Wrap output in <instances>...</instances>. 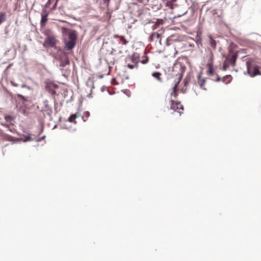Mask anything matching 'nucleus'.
Returning a JSON list of instances; mask_svg holds the SVG:
<instances>
[{
    "instance_id": "25",
    "label": "nucleus",
    "mask_w": 261,
    "mask_h": 261,
    "mask_svg": "<svg viewBox=\"0 0 261 261\" xmlns=\"http://www.w3.org/2000/svg\"><path fill=\"white\" fill-rule=\"evenodd\" d=\"M1 124L4 126V127H6V128H8V129L10 131V132H12V130L10 128V125L9 124H5V123H2Z\"/></svg>"
},
{
    "instance_id": "16",
    "label": "nucleus",
    "mask_w": 261,
    "mask_h": 261,
    "mask_svg": "<svg viewBox=\"0 0 261 261\" xmlns=\"http://www.w3.org/2000/svg\"><path fill=\"white\" fill-rule=\"evenodd\" d=\"M20 139L23 142L35 140V138H32L30 134L28 135H24L23 138H21Z\"/></svg>"
},
{
    "instance_id": "18",
    "label": "nucleus",
    "mask_w": 261,
    "mask_h": 261,
    "mask_svg": "<svg viewBox=\"0 0 261 261\" xmlns=\"http://www.w3.org/2000/svg\"><path fill=\"white\" fill-rule=\"evenodd\" d=\"M170 102H171V107H170V109H172V110H175V107H174V104L175 103L176 105H178L180 103V102L179 101H174L173 100L171 99L170 100Z\"/></svg>"
},
{
    "instance_id": "50",
    "label": "nucleus",
    "mask_w": 261,
    "mask_h": 261,
    "mask_svg": "<svg viewBox=\"0 0 261 261\" xmlns=\"http://www.w3.org/2000/svg\"><path fill=\"white\" fill-rule=\"evenodd\" d=\"M57 102L56 101H55V106H56V105H57Z\"/></svg>"
},
{
    "instance_id": "38",
    "label": "nucleus",
    "mask_w": 261,
    "mask_h": 261,
    "mask_svg": "<svg viewBox=\"0 0 261 261\" xmlns=\"http://www.w3.org/2000/svg\"><path fill=\"white\" fill-rule=\"evenodd\" d=\"M186 89L187 88H182L181 89V91L182 92V93H185L186 92Z\"/></svg>"
},
{
    "instance_id": "23",
    "label": "nucleus",
    "mask_w": 261,
    "mask_h": 261,
    "mask_svg": "<svg viewBox=\"0 0 261 261\" xmlns=\"http://www.w3.org/2000/svg\"><path fill=\"white\" fill-rule=\"evenodd\" d=\"M120 40L123 42V43L124 44H126V43H127V41L126 40V39H125V38L122 36H120Z\"/></svg>"
},
{
    "instance_id": "40",
    "label": "nucleus",
    "mask_w": 261,
    "mask_h": 261,
    "mask_svg": "<svg viewBox=\"0 0 261 261\" xmlns=\"http://www.w3.org/2000/svg\"><path fill=\"white\" fill-rule=\"evenodd\" d=\"M197 43L198 44L199 43H200L201 44V39H198L197 41Z\"/></svg>"
},
{
    "instance_id": "4",
    "label": "nucleus",
    "mask_w": 261,
    "mask_h": 261,
    "mask_svg": "<svg viewBox=\"0 0 261 261\" xmlns=\"http://www.w3.org/2000/svg\"><path fill=\"white\" fill-rule=\"evenodd\" d=\"M14 100L15 102V107L17 108L19 106L23 108L24 109L28 108V106L25 104L26 102L29 101V99L20 94H17L14 97Z\"/></svg>"
},
{
    "instance_id": "49",
    "label": "nucleus",
    "mask_w": 261,
    "mask_h": 261,
    "mask_svg": "<svg viewBox=\"0 0 261 261\" xmlns=\"http://www.w3.org/2000/svg\"><path fill=\"white\" fill-rule=\"evenodd\" d=\"M12 84L14 85L15 86H17L16 84H14L13 83H12Z\"/></svg>"
},
{
    "instance_id": "33",
    "label": "nucleus",
    "mask_w": 261,
    "mask_h": 261,
    "mask_svg": "<svg viewBox=\"0 0 261 261\" xmlns=\"http://www.w3.org/2000/svg\"><path fill=\"white\" fill-rule=\"evenodd\" d=\"M184 86H186L188 84V79L186 77L185 80H184Z\"/></svg>"
},
{
    "instance_id": "48",
    "label": "nucleus",
    "mask_w": 261,
    "mask_h": 261,
    "mask_svg": "<svg viewBox=\"0 0 261 261\" xmlns=\"http://www.w3.org/2000/svg\"><path fill=\"white\" fill-rule=\"evenodd\" d=\"M132 60L133 61V62H134V59L133 57L132 58Z\"/></svg>"
},
{
    "instance_id": "19",
    "label": "nucleus",
    "mask_w": 261,
    "mask_h": 261,
    "mask_svg": "<svg viewBox=\"0 0 261 261\" xmlns=\"http://www.w3.org/2000/svg\"><path fill=\"white\" fill-rule=\"evenodd\" d=\"M144 59L140 61V62L143 64H146L148 62V58L147 56L143 57Z\"/></svg>"
},
{
    "instance_id": "27",
    "label": "nucleus",
    "mask_w": 261,
    "mask_h": 261,
    "mask_svg": "<svg viewBox=\"0 0 261 261\" xmlns=\"http://www.w3.org/2000/svg\"><path fill=\"white\" fill-rule=\"evenodd\" d=\"M236 53H237V55L239 53H243V54H246V49H241L240 50L237 51Z\"/></svg>"
},
{
    "instance_id": "36",
    "label": "nucleus",
    "mask_w": 261,
    "mask_h": 261,
    "mask_svg": "<svg viewBox=\"0 0 261 261\" xmlns=\"http://www.w3.org/2000/svg\"><path fill=\"white\" fill-rule=\"evenodd\" d=\"M116 50L114 48H112V50L111 51V52L109 53L110 55H112L113 54H114V52Z\"/></svg>"
},
{
    "instance_id": "8",
    "label": "nucleus",
    "mask_w": 261,
    "mask_h": 261,
    "mask_svg": "<svg viewBox=\"0 0 261 261\" xmlns=\"http://www.w3.org/2000/svg\"><path fill=\"white\" fill-rule=\"evenodd\" d=\"M70 63L69 60L65 56L64 57H61L60 59V65L59 66L62 67H64Z\"/></svg>"
},
{
    "instance_id": "17",
    "label": "nucleus",
    "mask_w": 261,
    "mask_h": 261,
    "mask_svg": "<svg viewBox=\"0 0 261 261\" xmlns=\"http://www.w3.org/2000/svg\"><path fill=\"white\" fill-rule=\"evenodd\" d=\"M210 39L211 46L213 48V49H215L216 47V41L214 39H213L211 36H210Z\"/></svg>"
},
{
    "instance_id": "34",
    "label": "nucleus",
    "mask_w": 261,
    "mask_h": 261,
    "mask_svg": "<svg viewBox=\"0 0 261 261\" xmlns=\"http://www.w3.org/2000/svg\"><path fill=\"white\" fill-rule=\"evenodd\" d=\"M84 114L85 117H86L87 118H88L90 116V113L88 111L85 112Z\"/></svg>"
},
{
    "instance_id": "37",
    "label": "nucleus",
    "mask_w": 261,
    "mask_h": 261,
    "mask_svg": "<svg viewBox=\"0 0 261 261\" xmlns=\"http://www.w3.org/2000/svg\"><path fill=\"white\" fill-rule=\"evenodd\" d=\"M57 1L56 2V3L55 4V5H54V6L52 8V9L53 10H54L56 9V6H57Z\"/></svg>"
},
{
    "instance_id": "35",
    "label": "nucleus",
    "mask_w": 261,
    "mask_h": 261,
    "mask_svg": "<svg viewBox=\"0 0 261 261\" xmlns=\"http://www.w3.org/2000/svg\"><path fill=\"white\" fill-rule=\"evenodd\" d=\"M221 81V77L219 75H217V79L216 80V82H219Z\"/></svg>"
},
{
    "instance_id": "43",
    "label": "nucleus",
    "mask_w": 261,
    "mask_h": 261,
    "mask_svg": "<svg viewBox=\"0 0 261 261\" xmlns=\"http://www.w3.org/2000/svg\"><path fill=\"white\" fill-rule=\"evenodd\" d=\"M154 37V36H152V37H151V38L149 37L150 40V41H152V40H153V37Z\"/></svg>"
},
{
    "instance_id": "2",
    "label": "nucleus",
    "mask_w": 261,
    "mask_h": 261,
    "mask_svg": "<svg viewBox=\"0 0 261 261\" xmlns=\"http://www.w3.org/2000/svg\"><path fill=\"white\" fill-rule=\"evenodd\" d=\"M77 34L76 31L71 30L68 34V40L65 39L64 43L65 46L64 49L68 51L72 49L75 46L76 40L77 39Z\"/></svg>"
},
{
    "instance_id": "13",
    "label": "nucleus",
    "mask_w": 261,
    "mask_h": 261,
    "mask_svg": "<svg viewBox=\"0 0 261 261\" xmlns=\"http://www.w3.org/2000/svg\"><path fill=\"white\" fill-rule=\"evenodd\" d=\"M222 82L225 84H228L232 80V77L230 75H226L222 78Z\"/></svg>"
},
{
    "instance_id": "29",
    "label": "nucleus",
    "mask_w": 261,
    "mask_h": 261,
    "mask_svg": "<svg viewBox=\"0 0 261 261\" xmlns=\"http://www.w3.org/2000/svg\"><path fill=\"white\" fill-rule=\"evenodd\" d=\"M170 95H173L174 96V97L176 98L177 97V96L178 95L177 92H176V91H172V92H171Z\"/></svg>"
},
{
    "instance_id": "7",
    "label": "nucleus",
    "mask_w": 261,
    "mask_h": 261,
    "mask_svg": "<svg viewBox=\"0 0 261 261\" xmlns=\"http://www.w3.org/2000/svg\"><path fill=\"white\" fill-rule=\"evenodd\" d=\"M47 16L48 13H47L46 9L44 8L42 10L41 13V19L40 21V25L41 26L45 25L46 22L47 21Z\"/></svg>"
},
{
    "instance_id": "42",
    "label": "nucleus",
    "mask_w": 261,
    "mask_h": 261,
    "mask_svg": "<svg viewBox=\"0 0 261 261\" xmlns=\"http://www.w3.org/2000/svg\"><path fill=\"white\" fill-rule=\"evenodd\" d=\"M91 82H92V86H91V87H92V88H94V84H93V81H92Z\"/></svg>"
},
{
    "instance_id": "32",
    "label": "nucleus",
    "mask_w": 261,
    "mask_h": 261,
    "mask_svg": "<svg viewBox=\"0 0 261 261\" xmlns=\"http://www.w3.org/2000/svg\"><path fill=\"white\" fill-rule=\"evenodd\" d=\"M228 65L227 64H226L225 63H224L223 64V70H226L228 67Z\"/></svg>"
},
{
    "instance_id": "26",
    "label": "nucleus",
    "mask_w": 261,
    "mask_h": 261,
    "mask_svg": "<svg viewBox=\"0 0 261 261\" xmlns=\"http://www.w3.org/2000/svg\"><path fill=\"white\" fill-rule=\"evenodd\" d=\"M45 137V136H43L41 137H39V138H38L37 139H35V141H36V142H40L41 141L42 139H43Z\"/></svg>"
},
{
    "instance_id": "11",
    "label": "nucleus",
    "mask_w": 261,
    "mask_h": 261,
    "mask_svg": "<svg viewBox=\"0 0 261 261\" xmlns=\"http://www.w3.org/2000/svg\"><path fill=\"white\" fill-rule=\"evenodd\" d=\"M80 114L79 113H76L74 114L71 115L70 117L68 118V120L70 122L76 123V122L75 121L76 118L80 117Z\"/></svg>"
},
{
    "instance_id": "47",
    "label": "nucleus",
    "mask_w": 261,
    "mask_h": 261,
    "mask_svg": "<svg viewBox=\"0 0 261 261\" xmlns=\"http://www.w3.org/2000/svg\"><path fill=\"white\" fill-rule=\"evenodd\" d=\"M102 77H103V75L102 74H101V75H100L99 76V78H102Z\"/></svg>"
},
{
    "instance_id": "28",
    "label": "nucleus",
    "mask_w": 261,
    "mask_h": 261,
    "mask_svg": "<svg viewBox=\"0 0 261 261\" xmlns=\"http://www.w3.org/2000/svg\"><path fill=\"white\" fill-rule=\"evenodd\" d=\"M51 2V0H48V1L47 2V3H46V4L45 5V8H48L49 6V5H50Z\"/></svg>"
},
{
    "instance_id": "24",
    "label": "nucleus",
    "mask_w": 261,
    "mask_h": 261,
    "mask_svg": "<svg viewBox=\"0 0 261 261\" xmlns=\"http://www.w3.org/2000/svg\"><path fill=\"white\" fill-rule=\"evenodd\" d=\"M187 13V11H185L183 12H181L180 14H177L176 16H175L174 17H181L184 15H185Z\"/></svg>"
},
{
    "instance_id": "10",
    "label": "nucleus",
    "mask_w": 261,
    "mask_h": 261,
    "mask_svg": "<svg viewBox=\"0 0 261 261\" xmlns=\"http://www.w3.org/2000/svg\"><path fill=\"white\" fill-rule=\"evenodd\" d=\"M162 74L159 72H154L152 73L151 75L156 79L159 82L162 83L163 82V80L161 78Z\"/></svg>"
},
{
    "instance_id": "14",
    "label": "nucleus",
    "mask_w": 261,
    "mask_h": 261,
    "mask_svg": "<svg viewBox=\"0 0 261 261\" xmlns=\"http://www.w3.org/2000/svg\"><path fill=\"white\" fill-rule=\"evenodd\" d=\"M170 2V6L171 9L173 11H176V8L178 7V5L174 3L176 0H168Z\"/></svg>"
},
{
    "instance_id": "20",
    "label": "nucleus",
    "mask_w": 261,
    "mask_h": 261,
    "mask_svg": "<svg viewBox=\"0 0 261 261\" xmlns=\"http://www.w3.org/2000/svg\"><path fill=\"white\" fill-rule=\"evenodd\" d=\"M127 66L128 67V68H129V69H134V68H137L138 67V63H136L134 65H132V64H128Z\"/></svg>"
},
{
    "instance_id": "31",
    "label": "nucleus",
    "mask_w": 261,
    "mask_h": 261,
    "mask_svg": "<svg viewBox=\"0 0 261 261\" xmlns=\"http://www.w3.org/2000/svg\"><path fill=\"white\" fill-rule=\"evenodd\" d=\"M6 139L7 140H8V141H12L13 140V137H12L11 136H9V135H7Z\"/></svg>"
},
{
    "instance_id": "3",
    "label": "nucleus",
    "mask_w": 261,
    "mask_h": 261,
    "mask_svg": "<svg viewBox=\"0 0 261 261\" xmlns=\"http://www.w3.org/2000/svg\"><path fill=\"white\" fill-rule=\"evenodd\" d=\"M186 69V66L182 64L181 63H178L176 64H174L173 67V71L175 72L177 71V70H178V81L175 83L174 84L173 87V91H178V86L179 83L180 82L181 80L182 79V75L184 74V72ZM176 75L177 74H176Z\"/></svg>"
},
{
    "instance_id": "41",
    "label": "nucleus",
    "mask_w": 261,
    "mask_h": 261,
    "mask_svg": "<svg viewBox=\"0 0 261 261\" xmlns=\"http://www.w3.org/2000/svg\"><path fill=\"white\" fill-rule=\"evenodd\" d=\"M120 36H119L118 35H114V37H115V38H120Z\"/></svg>"
},
{
    "instance_id": "9",
    "label": "nucleus",
    "mask_w": 261,
    "mask_h": 261,
    "mask_svg": "<svg viewBox=\"0 0 261 261\" xmlns=\"http://www.w3.org/2000/svg\"><path fill=\"white\" fill-rule=\"evenodd\" d=\"M198 83L200 87V88L206 90V88L204 87V85L205 83V78H203L202 79H200L201 77V73H199L198 75Z\"/></svg>"
},
{
    "instance_id": "12",
    "label": "nucleus",
    "mask_w": 261,
    "mask_h": 261,
    "mask_svg": "<svg viewBox=\"0 0 261 261\" xmlns=\"http://www.w3.org/2000/svg\"><path fill=\"white\" fill-rule=\"evenodd\" d=\"M237 58H238L237 53H236L235 54L232 55V56L231 57V58L230 59L229 62H230V64L233 66H234L235 65L236 61Z\"/></svg>"
},
{
    "instance_id": "5",
    "label": "nucleus",
    "mask_w": 261,
    "mask_h": 261,
    "mask_svg": "<svg viewBox=\"0 0 261 261\" xmlns=\"http://www.w3.org/2000/svg\"><path fill=\"white\" fill-rule=\"evenodd\" d=\"M59 42L54 36L48 35L45 38L43 43V46L45 48L52 47L57 49V43Z\"/></svg>"
},
{
    "instance_id": "46",
    "label": "nucleus",
    "mask_w": 261,
    "mask_h": 261,
    "mask_svg": "<svg viewBox=\"0 0 261 261\" xmlns=\"http://www.w3.org/2000/svg\"><path fill=\"white\" fill-rule=\"evenodd\" d=\"M91 93H90V94H88V95H87V96H88V97H91Z\"/></svg>"
},
{
    "instance_id": "15",
    "label": "nucleus",
    "mask_w": 261,
    "mask_h": 261,
    "mask_svg": "<svg viewBox=\"0 0 261 261\" xmlns=\"http://www.w3.org/2000/svg\"><path fill=\"white\" fill-rule=\"evenodd\" d=\"M207 66L208 67L207 74L209 75H213L214 73L213 64L209 63L207 64Z\"/></svg>"
},
{
    "instance_id": "21",
    "label": "nucleus",
    "mask_w": 261,
    "mask_h": 261,
    "mask_svg": "<svg viewBox=\"0 0 261 261\" xmlns=\"http://www.w3.org/2000/svg\"><path fill=\"white\" fill-rule=\"evenodd\" d=\"M152 36H155L158 39L160 38L161 36L160 34L155 32H153L150 35V37L151 38Z\"/></svg>"
},
{
    "instance_id": "1",
    "label": "nucleus",
    "mask_w": 261,
    "mask_h": 261,
    "mask_svg": "<svg viewBox=\"0 0 261 261\" xmlns=\"http://www.w3.org/2000/svg\"><path fill=\"white\" fill-rule=\"evenodd\" d=\"M246 67L247 73L251 77L256 75H261V71L259 70V66L254 63L253 59L249 58L246 61Z\"/></svg>"
},
{
    "instance_id": "45",
    "label": "nucleus",
    "mask_w": 261,
    "mask_h": 261,
    "mask_svg": "<svg viewBox=\"0 0 261 261\" xmlns=\"http://www.w3.org/2000/svg\"><path fill=\"white\" fill-rule=\"evenodd\" d=\"M51 93H52L53 94H54L56 93L55 91V90H53V91H52V92H51Z\"/></svg>"
},
{
    "instance_id": "30",
    "label": "nucleus",
    "mask_w": 261,
    "mask_h": 261,
    "mask_svg": "<svg viewBox=\"0 0 261 261\" xmlns=\"http://www.w3.org/2000/svg\"><path fill=\"white\" fill-rule=\"evenodd\" d=\"M21 88H27V89H29V90H30V89H31L30 87V86H28V85H25V84H22V85H21Z\"/></svg>"
},
{
    "instance_id": "44",
    "label": "nucleus",
    "mask_w": 261,
    "mask_h": 261,
    "mask_svg": "<svg viewBox=\"0 0 261 261\" xmlns=\"http://www.w3.org/2000/svg\"><path fill=\"white\" fill-rule=\"evenodd\" d=\"M179 109H181L182 110H184V107L182 106H181Z\"/></svg>"
},
{
    "instance_id": "39",
    "label": "nucleus",
    "mask_w": 261,
    "mask_h": 261,
    "mask_svg": "<svg viewBox=\"0 0 261 261\" xmlns=\"http://www.w3.org/2000/svg\"><path fill=\"white\" fill-rule=\"evenodd\" d=\"M110 0H103V3L108 4Z\"/></svg>"
},
{
    "instance_id": "22",
    "label": "nucleus",
    "mask_w": 261,
    "mask_h": 261,
    "mask_svg": "<svg viewBox=\"0 0 261 261\" xmlns=\"http://www.w3.org/2000/svg\"><path fill=\"white\" fill-rule=\"evenodd\" d=\"M5 119L7 121H11L13 119V117L10 115H5Z\"/></svg>"
},
{
    "instance_id": "6",
    "label": "nucleus",
    "mask_w": 261,
    "mask_h": 261,
    "mask_svg": "<svg viewBox=\"0 0 261 261\" xmlns=\"http://www.w3.org/2000/svg\"><path fill=\"white\" fill-rule=\"evenodd\" d=\"M43 104L44 107L41 109V112L43 113L44 116L46 115L51 118L53 113L52 108L48 105L47 100L44 101Z\"/></svg>"
}]
</instances>
